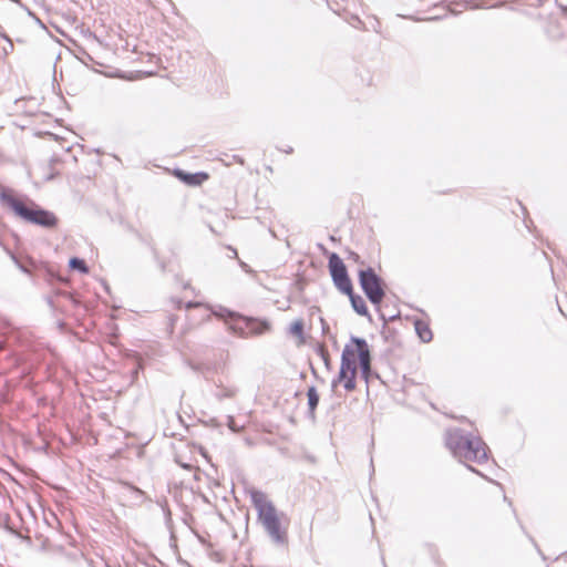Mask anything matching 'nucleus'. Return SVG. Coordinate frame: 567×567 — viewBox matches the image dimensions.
<instances>
[{"label":"nucleus","instance_id":"nucleus-1","mask_svg":"<svg viewBox=\"0 0 567 567\" xmlns=\"http://www.w3.org/2000/svg\"><path fill=\"white\" fill-rule=\"evenodd\" d=\"M251 501L258 512V519L271 539L276 543H284L286 539V529L282 528L284 514L278 513L275 505L262 492L252 491Z\"/></svg>","mask_w":567,"mask_h":567},{"label":"nucleus","instance_id":"nucleus-2","mask_svg":"<svg viewBox=\"0 0 567 567\" xmlns=\"http://www.w3.org/2000/svg\"><path fill=\"white\" fill-rule=\"evenodd\" d=\"M446 445L461 461L481 463L487 458L486 445L481 439L465 436L458 431L449 433Z\"/></svg>","mask_w":567,"mask_h":567},{"label":"nucleus","instance_id":"nucleus-3","mask_svg":"<svg viewBox=\"0 0 567 567\" xmlns=\"http://www.w3.org/2000/svg\"><path fill=\"white\" fill-rule=\"evenodd\" d=\"M2 200L6 203V205L12 209L19 217L22 219L40 225L43 227H54L56 224L55 216L44 209H41L35 204L31 203V206H28L21 199L14 197L11 194H2Z\"/></svg>","mask_w":567,"mask_h":567},{"label":"nucleus","instance_id":"nucleus-4","mask_svg":"<svg viewBox=\"0 0 567 567\" xmlns=\"http://www.w3.org/2000/svg\"><path fill=\"white\" fill-rule=\"evenodd\" d=\"M355 375H357V363L355 353L352 347L346 346L341 355V367L339 375L332 381V390L334 391L340 382H343V386L347 391H353L355 389Z\"/></svg>","mask_w":567,"mask_h":567},{"label":"nucleus","instance_id":"nucleus-5","mask_svg":"<svg viewBox=\"0 0 567 567\" xmlns=\"http://www.w3.org/2000/svg\"><path fill=\"white\" fill-rule=\"evenodd\" d=\"M359 281L369 300L379 305L384 297V291L381 287V279L374 270L372 268L359 270Z\"/></svg>","mask_w":567,"mask_h":567},{"label":"nucleus","instance_id":"nucleus-6","mask_svg":"<svg viewBox=\"0 0 567 567\" xmlns=\"http://www.w3.org/2000/svg\"><path fill=\"white\" fill-rule=\"evenodd\" d=\"M329 270L336 287L343 293H351L352 282L342 259L337 254L329 258Z\"/></svg>","mask_w":567,"mask_h":567},{"label":"nucleus","instance_id":"nucleus-7","mask_svg":"<svg viewBox=\"0 0 567 567\" xmlns=\"http://www.w3.org/2000/svg\"><path fill=\"white\" fill-rule=\"evenodd\" d=\"M243 324L237 326L241 337L260 336L270 331L271 326L266 320L241 318Z\"/></svg>","mask_w":567,"mask_h":567},{"label":"nucleus","instance_id":"nucleus-8","mask_svg":"<svg viewBox=\"0 0 567 567\" xmlns=\"http://www.w3.org/2000/svg\"><path fill=\"white\" fill-rule=\"evenodd\" d=\"M352 342L355 344V348H352L354 350L355 358H359L360 368L363 375L367 378L371 369V357L368 343L364 339L355 337L352 338Z\"/></svg>","mask_w":567,"mask_h":567},{"label":"nucleus","instance_id":"nucleus-9","mask_svg":"<svg viewBox=\"0 0 567 567\" xmlns=\"http://www.w3.org/2000/svg\"><path fill=\"white\" fill-rule=\"evenodd\" d=\"M350 298L351 306L353 310L360 316L368 315V308L365 306V301L361 296L354 295L353 289H351V293H347Z\"/></svg>","mask_w":567,"mask_h":567},{"label":"nucleus","instance_id":"nucleus-10","mask_svg":"<svg viewBox=\"0 0 567 567\" xmlns=\"http://www.w3.org/2000/svg\"><path fill=\"white\" fill-rule=\"evenodd\" d=\"M415 330L423 342H429L432 340V331L425 323L417 321L415 323Z\"/></svg>","mask_w":567,"mask_h":567},{"label":"nucleus","instance_id":"nucleus-11","mask_svg":"<svg viewBox=\"0 0 567 567\" xmlns=\"http://www.w3.org/2000/svg\"><path fill=\"white\" fill-rule=\"evenodd\" d=\"M308 404H309V408H310V411H315V409L317 408L318 405V402H319V394L317 392V390L311 386L309 390H308Z\"/></svg>","mask_w":567,"mask_h":567},{"label":"nucleus","instance_id":"nucleus-12","mask_svg":"<svg viewBox=\"0 0 567 567\" xmlns=\"http://www.w3.org/2000/svg\"><path fill=\"white\" fill-rule=\"evenodd\" d=\"M70 267L73 269H78L83 274H86L89 271L87 267L85 266V262L79 258H72L70 260Z\"/></svg>","mask_w":567,"mask_h":567},{"label":"nucleus","instance_id":"nucleus-13","mask_svg":"<svg viewBox=\"0 0 567 567\" xmlns=\"http://www.w3.org/2000/svg\"><path fill=\"white\" fill-rule=\"evenodd\" d=\"M290 332L293 336L300 337L303 332V322L301 320L293 321L290 326Z\"/></svg>","mask_w":567,"mask_h":567},{"label":"nucleus","instance_id":"nucleus-14","mask_svg":"<svg viewBox=\"0 0 567 567\" xmlns=\"http://www.w3.org/2000/svg\"><path fill=\"white\" fill-rule=\"evenodd\" d=\"M236 391L234 389H223L220 392L216 394V396L221 400L224 398H233Z\"/></svg>","mask_w":567,"mask_h":567},{"label":"nucleus","instance_id":"nucleus-15","mask_svg":"<svg viewBox=\"0 0 567 567\" xmlns=\"http://www.w3.org/2000/svg\"><path fill=\"white\" fill-rule=\"evenodd\" d=\"M228 426L233 431H238V429L236 427L235 421H234V419L231 416L228 417Z\"/></svg>","mask_w":567,"mask_h":567},{"label":"nucleus","instance_id":"nucleus-16","mask_svg":"<svg viewBox=\"0 0 567 567\" xmlns=\"http://www.w3.org/2000/svg\"><path fill=\"white\" fill-rule=\"evenodd\" d=\"M134 492H135V493H137V494H140V495H142V494H143V492H142V491H140L138 488H134Z\"/></svg>","mask_w":567,"mask_h":567},{"label":"nucleus","instance_id":"nucleus-17","mask_svg":"<svg viewBox=\"0 0 567 567\" xmlns=\"http://www.w3.org/2000/svg\"><path fill=\"white\" fill-rule=\"evenodd\" d=\"M352 257L357 260L359 258V255L352 254Z\"/></svg>","mask_w":567,"mask_h":567}]
</instances>
